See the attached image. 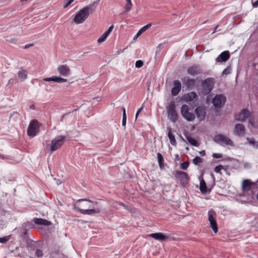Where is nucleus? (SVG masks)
<instances>
[{"mask_svg": "<svg viewBox=\"0 0 258 258\" xmlns=\"http://www.w3.org/2000/svg\"><path fill=\"white\" fill-rule=\"evenodd\" d=\"M43 80L45 82L53 81L58 83H64L67 81V79L61 78L60 76H56L50 78H45Z\"/></svg>", "mask_w": 258, "mask_h": 258, "instance_id": "21", "label": "nucleus"}, {"mask_svg": "<svg viewBox=\"0 0 258 258\" xmlns=\"http://www.w3.org/2000/svg\"><path fill=\"white\" fill-rule=\"evenodd\" d=\"M120 205H122V206H123V204H122V203H120Z\"/></svg>", "mask_w": 258, "mask_h": 258, "instance_id": "57", "label": "nucleus"}, {"mask_svg": "<svg viewBox=\"0 0 258 258\" xmlns=\"http://www.w3.org/2000/svg\"><path fill=\"white\" fill-rule=\"evenodd\" d=\"M97 3L94 2L81 9L75 15L74 22L76 24L83 23L96 8Z\"/></svg>", "mask_w": 258, "mask_h": 258, "instance_id": "2", "label": "nucleus"}, {"mask_svg": "<svg viewBox=\"0 0 258 258\" xmlns=\"http://www.w3.org/2000/svg\"><path fill=\"white\" fill-rule=\"evenodd\" d=\"M189 165V162L188 161L184 162L180 164V168L182 170H186Z\"/></svg>", "mask_w": 258, "mask_h": 258, "instance_id": "35", "label": "nucleus"}, {"mask_svg": "<svg viewBox=\"0 0 258 258\" xmlns=\"http://www.w3.org/2000/svg\"><path fill=\"white\" fill-rule=\"evenodd\" d=\"M192 162L193 164L197 165L199 163L203 162V159L199 156H196L192 159Z\"/></svg>", "mask_w": 258, "mask_h": 258, "instance_id": "34", "label": "nucleus"}, {"mask_svg": "<svg viewBox=\"0 0 258 258\" xmlns=\"http://www.w3.org/2000/svg\"><path fill=\"white\" fill-rule=\"evenodd\" d=\"M164 46L163 43H160L158 46H157V49H158L159 51L161 49L163 48Z\"/></svg>", "mask_w": 258, "mask_h": 258, "instance_id": "47", "label": "nucleus"}, {"mask_svg": "<svg viewBox=\"0 0 258 258\" xmlns=\"http://www.w3.org/2000/svg\"><path fill=\"white\" fill-rule=\"evenodd\" d=\"M157 156V159H158V163H159V166H160V167L161 168H162L164 166L163 157L160 153H158Z\"/></svg>", "mask_w": 258, "mask_h": 258, "instance_id": "31", "label": "nucleus"}, {"mask_svg": "<svg viewBox=\"0 0 258 258\" xmlns=\"http://www.w3.org/2000/svg\"><path fill=\"white\" fill-rule=\"evenodd\" d=\"M249 111L246 109L242 110L239 113L235 115V119L236 120L243 122L249 116Z\"/></svg>", "mask_w": 258, "mask_h": 258, "instance_id": "16", "label": "nucleus"}, {"mask_svg": "<svg viewBox=\"0 0 258 258\" xmlns=\"http://www.w3.org/2000/svg\"><path fill=\"white\" fill-rule=\"evenodd\" d=\"M123 50H122V49L118 50L117 51H116V53L115 54V55H118L120 53L123 52Z\"/></svg>", "mask_w": 258, "mask_h": 258, "instance_id": "51", "label": "nucleus"}, {"mask_svg": "<svg viewBox=\"0 0 258 258\" xmlns=\"http://www.w3.org/2000/svg\"><path fill=\"white\" fill-rule=\"evenodd\" d=\"M251 182L249 179H245L242 183V188L243 190L245 189L249 190L251 189Z\"/></svg>", "mask_w": 258, "mask_h": 258, "instance_id": "28", "label": "nucleus"}, {"mask_svg": "<svg viewBox=\"0 0 258 258\" xmlns=\"http://www.w3.org/2000/svg\"><path fill=\"white\" fill-rule=\"evenodd\" d=\"M251 3L253 7L256 8L258 7V0H251Z\"/></svg>", "mask_w": 258, "mask_h": 258, "instance_id": "45", "label": "nucleus"}, {"mask_svg": "<svg viewBox=\"0 0 258 258\" xmlns=\"http://www.w3.org/2000/svg\"><path fill=\"white\" fill-rule=\"evenodd\" d=\"M230 53L229 51H224L222 52L216 58V61L219 62H226L229 59Z\"/></svg>", "mask_w": 258, "mask_h": 258, "instance_id": "19", "label": "nucleus"}, {"mask_svg": "<svg viewBox=\"0 0 258 258\" xmlns=\"http://www.w3.org/2000/svg\"><path fill=\"white\" fill-rule=\"evenodd\" d=\"M126 4L124 7V12L128 13L132 9V3L131 0H125Z\"/></svg>", "mask_w": 258, "mask_h": 258, "instance_id": "33", "label": "nucleus"}, {"mask_svg": "<svg viewBox=\"0 0 258 258\" xmlns=\"http://www.w3.org/2000/svg\"><path fill=\"white\" fill-rule=\"evenodd\" d=\"M18 77L22 80L23 81L27 79V73L24 70H21L18 73Z\"/></svg>", "mask_w": 258, "mask_h": 258, "instance_id": "30", "label": "nucleus"}, {"mask_svg": "<svg viewBox=\"0 0 258 258\" xmlns=\"http://www.w3.org/2000/svg\"><path fill=\"white\" fill-rule=\"evenodd\" d=\"M57 73L61 76L68 77L71 74V70L67 64H61L57 68Z\"/></svg>", "mask_w": 258, "mask_h": 258, "instance_id": "14", "label": "nucleus"}, {"mask_svg": "<svg viewBox=\"0 0 258 258\" xmlns=\"http://www.w3.org/2000/svg\"><path fill=\"white\" fill-rule=\"evenodd\" d=\"M195 114L199 121H203L206 116V108L203 106H198L195 109Z\"/></svg>", "mask_w": 258, "mask_h": 258, "instance_id": "12", "label": "nucleus"}, {"mask_svg": "<svg viewBox=\"0 0 258 258\" xmlns=\"http://www.w3.org/2000/svg\"><path fill=\"white\" fill-rule=\"evenodd\" d=\"M85 201V203L79 205H74V209L84 215H95L100 212L101 208L97 202H94L87 199L79 200L78 202Z\"/></svg>", "mask_w": 258, "mask_h": 258, "instance_id": "1", "label": "nucleus"}, {"mask_svg": "<svg viewBox=\"0 0 258 258\" xmlns=\"http://www.w3.org/2000/svg\"><path fill=\"white\" fill-rule=\"evenodd\" d=\"M168 117L173 122L177 121L178 119V114L175 110V104L174 101H172L167 108Z\"/></svg>", "mask_w": 258, "mask_h": 258, "instance_id": "11", "label": "nucleus"}, {"mask_svg": "<svg viewBox=\"0 0 258 258\" xmlns=\"http://www.w3.org/2000/svg\"><path fill=\"white\" fill-rule=\"evenodd\" d=\"M219 27V25H217L215 28H214V31L213 32H212V34H214V33H215L216 31H218V28Z\"/></svg>", "mask_w": 258, "mask_h": 258, "instance_id": "50", "label": "nucleus"}, {"mask_svg": "<svg viewBox=\"0 0 258 258\" xmlns=\"http://www.w3.org/2000/svg\"><path fill=\"white\" fill-rule=\"evenodd\" d=\"M226 101L225 96L223 94L216 95L212 100V103L216 108L223 107Z\"/></svg>", "mask_w": 258, "mask_h": 258, "instance_id": "10", "label": "nucleus"}, {"mask_svg": "<svg viewBox=\"0 0 258 258\" xmlns=\"http://www.w3.org/2000/svg\"><path fill=\"white\" fill-rule=\"evenodd\" d=\"M55 180L56 181V184L59 185L60 184L61 182L59 179H55Z\"/></svg>", "mask_w": 258, "mask_h": 258, "instance_id": "53", "label": "nucleus"}, {"mask_svg": "<svg viewBox=\"0 0 258 258\" xmlns=\"http://www.w3.org/2000/svg\"><path fill=\"white\" fill-rule=\"evenodd\" d=\"M27 230H25V232H24V234H27Z\"/></svg>", "mask_w": 258, "mask_h": 258, "instance_id": "55", "label": "nucleus"}, {"mask_svg": "<svg viewBox=\"0 0 258 258\" xmlns=\"http://www.w3.org/2000/svg\"><path fill=\"white\" fill-rule=\"evenodd\" d=\"M199 153L202 156H204L206 155V152L205 150H202L200 151Z\"/></svg>", "mask_w": 258, "mask_h": 258, "instance_id": "49", "label": "nucleus"}, {"mask_svg": "<svg viewBox=\"0 0 258 258\" xmlns=\"http://www.w3.org/2000/svg\"><path fill=\"white\" fill-rule=\"evenodd\" d=\"M187 73L191 76H195L196 75L201 74L202 73V70L200 69L199 66L194 65L188 68Z\"/></svg>", "mask_w": 258, "mask_h": 258, "instance_id": "17", "label": "nucleus"}, {"mask_svg": "<svg viewBox=\"0 0 258 258\" xmlns=\"http://www.w3.org/2000/svg\"><path fill=\"white\" fill-rule=\"evenodd\" d=\"M246 140L248 143L252 145L253 147L258 148V142L255 141V139L253 138H247Z\"/></svg>", "mask_w": 258, "mask_h": 258, "instance_id": "32", "label": "nucleus"}, {"mask_svg": "<svg viewBox=\"0 0 258 258\" xmlns=\"http://www.w3.org/2000/svg\"><path fill=\"white\" fill-rule=\"evenodd\" d=\"M152 25V24L151 23H148V24L141 28L135 36L134 39L135 40L137 39L141 34L149 29L151 27Z\"/></svg>", "mask_w": 258, "mask_h": 258, "instance_id": "27", "label": "nucleus"}, {"mask_svg": "<svg viewBox=\"0 0 258 258\" xmlns=\"http://www.w3.org/2000/svg\"><path fill=\"white\" fill-rule=\"evenodd\" d=\"M213 140L215 142L221 145L232 146L233 144L232 141L230 138L221 134L215 135Z\"/></svg>", "mask_w": 258, "mask_h": 258, "instance_id": "6", "label": "nucleus"}, {"mask_svg": "<svg viewBox=\"0 0 258 258\" xmlns=\"http://www.w3.org/2000/svg\"><path fill=\"white\" fill-rule=\"evenodd\" d=\"M149 236L156 240L164 241L169 239V237L163 234L162 233H154L149 235Z\"/></svg>", "mask_w": 258, "mask_h": 258, "instance_id": "18", "label": "nucleus"}, {"mask_svg": "<svg viewBox=\"0 0 258 258\" xmlns=\"http://www.w3.org/2000/svg\"><path fill=\"white\" fill-rule=\"evenodd\" d=\"M59 204L60 205H62L61 203L59 202Z\"/></svg>", "mask_w": 258, "mask_h": 258, "instance_id": "58", "label": "nucleus"}, {"mask_svg": "<svg viewBox=\"0 0 258 258\" xmlns=\"http://www.w3.org/2000/svg\"><path fill=\"white\" fill-rule=\"evenodd\" d=\"M216 216V214L214 210L211 209L208 212V220L210 223V227L215 233H217L218 230Z\"/></svg>", "mask_w": 258, "mask_h": 258, "instance_id": "9", "label": "nucleus"}, {"mask_svg": "<svg viewBox=\"0 0 258 258\" xmlns=\"http://www.w3.org/2000/svg\"><path fill=\"white\" fill-rule=\"evenodd\" d=\"M143 105L141 107H140V108H139L137 110V112L136 114V119H137L139 114H140V113L143 110Z\"/></svg>", "mask_w": 258, "mask_h": 258, "instance_id": "46", "label": "nucleus"}, {"mask_svg": "<svg viewBox=\"0 0 258 258\" xmlns=\"http://www.w3.org/2000/svg\"><path fill=\"white\" fill-rule=\"evenodd\" d=\"M21 2L26 1L27 0H20Z\"/></svg>", "mask_w": 258, "mask_h": 258, "instance_id": "56", "label": "nucleus"}, {"mask_svg": "<svg viewBox=\"0 0 258 258\" xmlns=\"http://www.w3.org/2000/svg\"><path fill=\"white\" fill-rule=\"evenodd\" d=\"M34 222L36 224L43 225L45 226H49L51 224V222L50 221L42 218H34Z\"/></svg>", "mask_w": 258, "mask_h": 258, "instance_id": "26", "label": "nucleus"}, {"mask_svg": "<svg viewBox=\"0 0 258 258\" xmlns=\"http://www.w3.org/2000/svg\"><path fill=\"white\" fill-rule=\"evenodd\" d=\"M180 112L183 117L188 121H193L195 118V114L189 112V107L186 104L181 106Z\"/></svg>", "mask_w": 258, "mask_h": 258, "instance_id": "8", "label": "nucleus"}, {"mask_svg": "<svg viewBox=\"0 0 258 258\" xmlns=\"http://www.w3.org/2000/svg\"><path fill=\"white\" fill-rule=\"evenodd\" d=\"M43 251L40 249H37L35 252V255L37 258H40L43 256Z\"/></svg>", "mask_w": 258, "mask_h": 258, "instance_id": "37", "label": "nucleus"}, {"mask_svg": "<svg viewBox=\"0 0 258 258\" xmlns=\"http://www.w3.org/2000/svg\"><path fill=\"white\" fill-rule=\"evenodd\" d=\"M186 139L188 142L192 146H198L199 144L196 139L190 136L189 135H185Z\"/></svg>", "mask_w": 258, "mask_h": 258, "instance_id": "29", "label": "nucleus"}, {"mask_svg": "<svg viewBox=\"0 0 258 258\" xmlns=\"http://www.w3.org/2000/svg\"><path fill=\"white\" fill-rule=\"evenodd\" d=\"M67 3L65 4V5L63 6L64 8H66L68 7L69 5H70L74 1V0H67Z\"/></svg>", "mask_w": 258, "mask_h": 258, "instance_id": "44", "label": "nucleus"}, {"mask_svg": "<svg viewBox=\"0 0 258 258\" xmlns=\"http://www.w3.org/2000/svg\"><path fill=\"white\" fill-rule=\"evenodd\" d=\"M212 156L214 158H221L223 157V155L222 154H220V153H213L212 154Z\"/></svg>", "mask_w": 258, "mask_h": 258, "instance_id": "43", "label": "nucleus"}, {"mask_svg": "<svg viewBox=\"0 0 258 258\" xmlns=\"http://www.w3.org/2000/svg\"><path fill=\"white\" fill-rule=\"evenodd\" d=\"M10 236H4L3 237H0V243H6L10 240Z\"/></svg>", "mask_w": 258, "mask_h": 258, "instance_id": "38", "label": "nucleus"}, {"mask_svg": "<svg viewBox=\"0 0 258 258\" xmlns=\"http://www.w3.org/2000/svg\"><path fill=\"white\" fill-rule=\"evenodd\" d=\"M231 67H228L226 69L224 70V71L222 72L223 75H229L231 72Z\"/></svg>", "mask_w": 258, "mask_h": 258, "instance_id": "40", "label": "nucleus"}, {"mask_svg": "<svg viewBox=\"0 0 258 258\" xmlns=\"http://www.w3.org/2000/svg\"><path fill=\"white\" fill-rule=\"evenodd\" d=\"M113 29V25H111L107 30H106L97 40L98 43H101L104 42L107 39L109 34L111 33Z\"/></svg>", "mask_w": 258, "mask_h": 258, "instance_id": "23", "label": "nucleus"}, {"mask_svg": "<svg viewBox=\"0 0 258 258\" xmlns=\"http://www.w3.org/2000/svg\"><path fill=\"white\" fill-rule=\"evenodd\" d=\"M198 97L197 93L195 92H189L182 97V99L186 102L192 101Z\"/></svg>", "mask_w": 258, "mask_h": 258, "instance_id": "22", "label": "nucleus"}, {"mask_svg": "<svg viewBox=\"0 0 258 258\" xmlns=\"http://www.w3.org/2000/svg\"><path fill=\"white\" fill-rule=\"evenodd\" d=\"M224 168L223 166L221 165L216 166L214 169V171L216 173H219L220 171Z\"/></svg>", "mask_w": 258, "mask_h": 258, "instance_id": "41", "label": "nucleus"}, {"mask_svg": "<svg viewBox=\"0 0 258 258\" xmlns=\"http://www.w3.org/2000/svg\"><path fill=\"white\" fill-rule=\"evenodd\" d=\"M150 84H151V81L148 80V82H147V90L148 91H150Z\"/></svg>", "mask_w": 258, "mask_h": 258, "instance_id": "48", "label": "nucleus"}, {"mask_svg": "<svg viewBox=\"0 0 258 258\" xmlns=\"http://www.w3.org/2000/svg\"><path fill=\"white\" fill-rule=\"evenodd\" d=\"M249 123L253 127H255V128L258 127V121H255L253 118H250L249 119Z\"/></svg>", "mask_w": 258, "mask_h": 258, "instance_id": "36", "label": "nucleus"}, {"mask_svg": "<svg viewBox=\"0 0 258 258\" xmlns=\"http://www.w3.org/2000/svg\"><path fill=\"white\" fill-rule=\"evenodd\" d=\"M167 130L168 131V137L170 140V142L171 144L174 146H175L176 145V141L175 139L174 135L172 132L171 128L170 127H168Z\"/></svg>", "mask_w": 258, "mask_h": 258, "instance_id": "25", "label": "nucleus"}, {"mask_svg": "<svg viewBox=\"0 0 258 258\" xmlns=\"http://www.w3.org/2000/svg\"><path fill=\"white\" fill-rule=\"evenodd\" d=\"M126 121V113H124V114H122V126H124L125 125Z\"/></svg>", "mask_w": 258, "mask_h": 258, "instance_id": "42", "label": "nucleus"}, {"mask_svg": "<svg viewBox=\"0 0 258 258\" xmlns=\"http://www.w3.org/2000/svg\"><path fill=\"white\" fill-rule=\"evenodd\" d=\"M200 189L201 192L203 194H209L211 190V189H208L207 188L206 183L203 178L200 179Z\"/></svg>", "mask_w": 258, "mask_h": 258, "instance_id": "24", "label": "nucleus"}, {"mask_svg": "<svg viewBox=\"0 0 258 258\" xmlns=\"http://www.w3.org/2000/svg\"><path fill=\"white\" fill-rule=\"evenodd\" d=\"M174 87L171 89V94L173 96H176L181 90V83L179 81L176 80L173 82Z\"/></svg>", "mask_w": 258, "mask_h": 258, "instance_id": "20", "label": "nucleus"}, {"mask_svg": "<svg viewBox=\"0 0 258 258\" xmlns=\"http://www.w3.org/2000/svg\"><path fill=\"white\" fill-rule=\"evenodd\" d=\"M32 45H33V44L26 45L24 47V48H25V49L28 48V47H29L30 46H31Z\"/></svg>", "mask_w": 258, "mask_h": 258, "instance_id": "52", "label": "nucleus"}, {"mask_svg": "<svg viewBox=\"0 0 258 258\" xmlns=\"http://www.w3.org/2000/svg\"><path fill=\"white\" fill-rule=\"evenodd\" d=\"M67 140L66 136H59L54 138L49 145V150L51 153L59 149L65 143Z\"/></svg>", "mask_w": 258, "mask_h": 258, "instance_id": "3", "label": "nucleus"}, {"mask_svg": "<svg viewBox=\"0 0 258 258\" xmlns=\"http://www.w3.org/2000/svg\"><path fill=\"white\" fill-rule=\"evenodd\" d=\"M31 108L33 109L34 108L33 106H31Z\"/></svg>", "mask_w": 258, "mask_h": 258, "instance_id": "59", "label": "nucleus"}, {"mask_svg": "<svg viewBox=\"0 0 258 258\" xmlns=\"http://www.w3.org/2000/svg\"><path fill=\"white\" fill-rule=\"evenodd\" d=\"M246 129L241 123H237L235 125L233 134L238 137H244L245 135Z\"/></svg>", "mask_w": 258, "mask_h": 258, "instance_id": "13", "label": "nucleus"}, {"mask_svg": "<svg viewBox=\"0 0 258 258\" xmlns=\"http://www.w3.org/2000/svg\"><path fill=\"white\" fill-rule=\"evenodd\" d=\"M175 178L178 180L180 184L185 187L188 183L189 177L186 172L181 170L175 171L173 173Z\"/></svg>", "mask_w": 258, "mask_h": 258, "instance_id": "5", "label": "nucleus"}, {"mask_svg": "<svg viewBox=\"0 0 258 258\" xmlns=\"http://www.w3.org/2000/svg\"><path fill=\"white\" fill-rule=\"evenodd\" d=\"M144 64V62L141 60H138L136 62L135 66L137 68H141Z\"/></svg>", "mask_w": 258, "mask_h": 258, "instance_id": "39", "label": "nucleus"}, {"mask_svg": "<svg viewBox=\"0 0 258 258\" xmlns=\"http://www.w3.org/2000/svg\"><path fill=\"white\" fill-rule=\"evenodd\" d=\"M122 114H124V113H125V109L124 108H122Z\"/></svg>", "mask_w": 258, "mask_h": 258, "instance_id": "54", "label": "nucleus"}, {"mask_svg": "<svg viewBox=\"0 0 258 258\" xmlns=\"http://www.w3.org/2000/svg\"><path fill=\"white\" fill-rule=\"evenodd\" d=\"M184 86L188 89H192L195 88L197 84V80L189 77L182 80Z\"/></svg>", "mask_w": 258, "mask_h": 258, "instance_id": "15", "label": "nucleus"}, {"mask_svg": "<svg viewBox=\"0 0 258 258\" xmlns=\"http://www.w3.org/2000/svg\"><path fill=\"white\" fill-rule=\"evenodd\" d=\"M39 128L38 121L36 120H32L30 122L27 129L28 135L31 138L35 137L39 131Z\"/></svg>", "mask_w": 258, "mask_h": 258, "instance_id": "7", "label": "nucleus"}, {"mask_svg": "<svg viewBox=\"0 0 258 258\" xmlns=\"http://www.w3.org/2000/svg\"><path fill=\"white\" fill-rule=\"evenodd\" d=\"M214 82L213 78H207L201 83V93L203 95L209 94L214 88Z\"/></svg>", "mask_w": 258, "mask_h": 258, "instance_id": "4", "label": "nucleus"}]
</instances>
